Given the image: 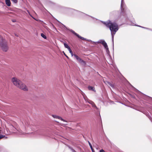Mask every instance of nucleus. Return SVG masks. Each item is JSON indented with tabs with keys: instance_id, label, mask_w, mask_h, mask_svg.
Returning <instances> with one entry per match:
<instances>
[{
	"instance_id": "6ab92c4d",
	"label": "nucleus",
	"mask_w": 152,
	"mask_h": 152,
	"mask_svg": "<svg viewBox=\"0 0 152 152\" xmlns=\"http://www.w3.org/2000/svg\"><path fill=\"white\" fill-rule=\"evenodd\" d=\"M68 50L69 51V53H71V56H73L74 55H73V52H72L71 49V48H70Z\"/></svg>"
},
{
	"instance_id": "f257e3e1",
	"label": "nucleus",
	"mask_w": 152,
	"mask_h": 152,
	"mask_svg": "<svg viewBox=\"0 0 152 152\" xmlns=\"http://www.w3.org/2000/svg\"><path fill=\"white\" fill-rule=\"evenodd\" d=\"M106 26L109 28L111 31V34L112 36V41L113 45V38L114 35L118 30V25L117 23L114 22H112L110 20L106 22H102Z\"/></svg>"
},
{
	"instance_id": "5701e85b",
	"label": "nucleus",
	"mask_w": 152,
	"mask_h": 152,
	"mask_svg": "<svg viewBox=\"0 0 152 152\" xmlns=\"http://www.w3.org/2000/svg\"><path fill=\"white\" fill-rule=\"evenodd\" d=\"M93 108H94L96 110H98V107L96 106V105H95L93 107Z\"/></svg>"
},
{
	"instance_id": "72a5a7b5",
	"label": "nucleus",
	"mask_w": 152,
	"mask_h": 152,
	"mask_svg": "<svg viewBox=\"0 0 152 152\" xmlns=\"http://www.w3.org/2000/svg\"><path fill=\"white\" fill-rule=\"evenodd\" d=\"M56 122H58L57 121H56Z\"/></svg>"
},
{
	"instance_id": "b1692460",
	"label": "nucleus",
	"mask_w": 152,
	"mask_h": 152,
	"mask_svg": "<svg viewBox=\"0 0 152 152\" xmlns=\"http://www.w3.org/2000/svg\"><path fill=\"white\" fill-rule=\"evenodd\" d=\"M69 10L71 11H75V10L71 9V8H69Z\"/></svg>"
},
{
	"instance_id": "4468645a",
	"label": "nucleus",
	"mask_w": 152,
	"mask_h": 152,
	"mask_svg": "<svg viewBox=\"0 0 152 152\" xmlns=\"http://www.w3.org/2000/svg\"><path fill=\"white\" fill-rule=\"evenodd\" d=\"M88 143L89 145L90 146V147L92 152H94V150L93 149L92 145L91 144V143L88 141Z\"/></svg>"
},
{
	"instance_id": "2eb2a0df",
	"label": "nucleus",
	"mask_w": 152,
	"mask_h": 152,
	"mask_svg": "<svg viewBox=\"0 0 152 152\" xmlns=\"http://www.w3.org/2000/svg\"><path fill=\"white\" fill-rule=\"evenodd\" d=\"M104 42V40L102 39H101L98 41V42H96V43H100L102 44Z\"/></svg>"
},
{
	"instance_id": "473e14b6",
	"label": "nucleus",
	"mask_w": 152,
	"mask_h": 152,
	"mask_svg": "<svg viewBox=\"0 0 152 152\" xmlns=\"http://www.w3.org/2000/svg\"><path fill=\"white\" fill-rule=\"evenodd\" d=\"M56 122H58L57 121H56Z\"/></svg>"
},
{
	"instance_id": "412c9836",
	"label": "nucleus",
	"mask_w": 152,
	"mask_h": 152,
	"mask_svg": "<svg viewBox=\"0 0 152 152\" xmlns=\"http://www.w3.org/2000/svg\"><path fill=\"white\" fill-rule=\"evenodd\" d=\"M4 137H5L6 138H7V137H5V136H4V135H0V139H1Z\"/></svg>"
},
{
	"instance_id": "bb28decb",
	"label": "nucleus",
	"mask_w": 152,
	"mask_h": 152,
	"mask_svg": "<svg viewBox=\"0 0 152 152\" xmlns=\"http://www.w3.org/2000/svg\"><path fill=\"white\" fill-rule=\"evenodd\" d=\"M135 90L139 92H140V93H141L138 90H137V89H136L134 88Z\"/></svg>"
},
{
	"instance_id": "4be33fe9",
	"label": "nucleus",
	"mask_w": 152,
	"mask_h": 152,
	"mask_svg": "<svg viewBox=\"0 0 152 152\" xmlns=\"http://www.w3.org/2000/svg\"><path fill=\"white\" fill-rule=\"evenodd\" d=\"M14 3H16L18 2L17 0H11Z\"/></svg>"
},
{
	"instance_id": "39448f33",
	"label": "nucleus",
	"mask_w": 152,
	"mask_h": 152,
	"mask_svg": "<svg viewBox=\"0 0 152 152\" xmlns=\"http://www.w3.org/2000/svg\"><path fill=\"white\" fill-rule=\"evenodd\" d=\"M69 31L72 33H73L75 35L77 36L78 38H80L81 39L83 40H87L84 37L80 36L78 34L75 32V31L72 30L70 29L69 30Z\"/></svg>"
},
{
	"instance_id": "aec40b11",
	"label": "nucleus",
	"mask_w": 152,
	"mask_h": 152,
	"mask_svg": "<svg viewBox=\"0 0 152 152\" xmlns=\"http://www.w3.org/2000/svg\"><path fill=\"white\" fill-rule=\"evenodd\" d=\"M80 12L81 14H82L84 15H86V16H89L90 17H91V18H93V17H92V16H89V15H87L86 14H85L83 13V12Z\"/></svg>"
},
{
	"instance_id": "a211bd4d",
	"label": "nucleus",
	"mask_w": 152,
	"mask_h": 152,
	"mask_svg": "<svg viewBox=\"0 0 152 152\" xmlns=\"http://www.w3.org/2000/svg\"><path fill=\"white\" fill-rule=\"evenodd\" d=\"M41 36L43 37V38L44 39H46V37L45 35L43 34V33H41Z\"/></svg>"
},
{
	"instance_id": "7c9ffc66",
	"label": "nucleus",
	"mask_w": 152,
	"mask_h": 152,
	"mask_svg": "<svg viewBox=\"0 0 152 152\" xmlns=\"http://www.w3.org/2000/svg\"><path fill=\"white\" fill-rule=\"evenodd\" d=\"M15 36H17V37H18V35H17V34H15Z\"/></svg>"
},
{
	"instance_id": "f704fd0d",
	"label": "nucleus",
	"mask_w": 152,
	"mask_h": 152,
	"mask_svg": "<svg viewBox=\"0 0 152 152\" xmlns=\"http://www.w3.org/2000/svg\"><path fill=\"white\" fill-rule=\"evenodd\" d=\"M56 122H58L57 121H56Z\"/></svg>"
},
{
	"instance_id": "7ed1b4c3",
	"label": "nucleus",
	"mask_w": 152,
	"mask_h": 152,
	"mask_svg": "<svg viewBox=\"0 0 152 152\" xmlns=\"http://www.w3.org/2000/svg\"><path fill=\"white\" fill-rule=\"evenodd\" d=\"M0 47L5 52H7L8 49L7 41L1 36H0Z\"/></svg>"
},
{
	"instance_id": "c756f323",
	"label": "nucleus",
	"mask_w": 152,
	"mask_h": 152,
	"mask_svg": "<svg viewBox=\"0 0 152 152\" xmlns=\"http://www.w3.org/2000/svg\"><path fill=\"white\" fill-rule=\"evenodd\" d=\"M64 54L65 56L67 58H68V57L64 53Z\"/></svg>"
},
{
	"instance_id": "2f4dec72",
	"label": "nucleus",
	"mask_w": 152,
	"mask_h": 152,
	"mask_svg": "<svg viewBox=\"0 0 152 152\" xmlns=\"http://www.w3.org/2000/svg\"><path fill=\"white\" fill-rule=\"evenodd\" d=\"M32 17L34 19H35V20H36V19H35L33 17H32Z\"/></svg>"
},
{
	"instance_id": "f8f14e48",
	"label": "nucleus",
	"mask_w": 152,
	"mask_h": 152,
	"mask_svg": "<svg viewBox=\"0 0 152 152\" xmlns=\"http://www.w3.org/2000/svg\"><path fill=\"white\" fill-rule=\"evenodd\" d=\"M6 4L8 6H10L11 5V2L10 0H5Z\"/></svg>"
},
{
	"instance_id": "cd10ccee",
	"label": "nucleus",
	"mask_w": 152,
	"mask_h": 152,
	"mask_svg": "<svg viewBox=\"0 0 152 152\" xmlns=\"http://www.w3.org/2000/svg\"><path fill=\"white\" fill-rule=\"evenodd\" d=\"M27 12H28V13H29V14L30 15L31 17H32V16H31V15H30V12H29L28 10H27Z\"/></svg>"
},
{
	"instance_id": "f3484780",
	"label": "nucleus",
	"mask_w": 152,
	"mask_h": 152,
	"mask_svg": "<svg viewBox=\"0 0 152 152\" xmlns=\"http://www.w3.org/2000/svg\"><path fill=\"white\" fill-rule=\"evenodd\" d=\"M68 147L71 150L72 152H76L73 149L72 147L69 146H68Z\"/></svg>"
},
{
	"instance_id": "c9c22d12",
	"label": "nucleus",
	"mask_w": 152,
	"mask_h": 152,
	"mask_svg": "<svg viewBox=\"0 0 152 152\" xmlns=\"http://www.w3.org/2000/svg\"><path fill=\"white\" fill-rule=\"evenodd\" d=\"M141 94H142V93H141ZM143 95H145V94H143Z\"/></svg>"
},
{
	"instance_id": "c85d7f7f",
	"label": "nucleus",
	"mask_w": 152,
	"mask_h": 152,
	"mask_svg": "<svg viewBox=\"0 0 152 152\" xmlns=\"http://www.w3.org/2000/svg\"><path fill=\"white\" fill-rule=\"evenodd\" d=\"M139 26V27H141L142 28H145V27H142V26Z\"/></svg>"
},
{
	"instance_id": "ddd939ff",
	"label": "nucleus",
	"mask_w": 152,
	"mask_h": 152,
	"mask_svg": "<svg viewBox=\"0 0 152 152\" xmlns=\"http://www.w3.org/2000/svg\"><path fill=\"white\" fill-rule=\"evenodd\" d=\"M107 84L110 86L111 87H112L113 88H114V85L112 83L108 81L107 82Z\"/></svg>"
},
{
	"instance_id": "dca6fc26",
	"label": "nucleus",
	"mask_w": 152,
	"mask_h": 152,
	"mask_svg": "<svg viewBox=\"0 0 152 152\" xmlns=\"http://www.w3.org/2000/svg\"><path fill=\"white\" fill-rule=\"evenodd\" d=\"M64 45L65 47L66 48H67L68 49H69L70 48V47L66 43H64Z\"/></svg>"
},
{
	"instance_id": "1a4fd4ad",
	"label": "nucleus",
	"mask_w": 152,
	"mask_h": 152,
	"mask_svg": "<svg viewBox=\"0 0 152 152\" xmlns=\"http://www.w3.org/2000/svg\"><path fill=\"white\" fill-rule=\"evenodd\" d=\"M88 88L89 90L92 91H94V92H96V91L95 88L94 87L88 86Z\"/></svg>"
},
{
	"instance_id": "0eeeda50",
	"label": "nucleus",
	"mask_w": 152,
	"mask_h": 152,
	"mask_svg": "<svg viewBox=\"0 0 152 152\" xmlns=\"http://www.w3.org/2000/svg\"><path fill=\"white\" fill-rule=\"evenodd\" d=\"M52 116L54 118H58V119L61 120L62 121H63L67 122V121H66L65 120L63 119L61 117L59 116H58L56 115H52Z\"/></svg>"
},
{
	"instance_id": "9b49d317",
	"label": "nucleus",
	"mask_w": 152,
	"mask_h": 152,
	"mask_svg": "<svg viewBox=\"0 0 152 152\" xmlns=\"http://www.w3.org/2000/svg\"><path fill=\"white\" fill-rule=\"evenodd\" d=\"M102 45L104 46V48L106 49V51H107V50H108V48L107 45V43L105 41L102 44Z\"/></svg>"
},
{
	"instance_id": "a878e982",
	"label": "nucleus",
	"mask_w": 152,
	"mask_h": 152,
	"mask_svg": "<svg viewBox=\"0 0 152 152\" xmlns=\"http://www.w3.org/2000/svg\"><path fill=\"white\" fill-rule=\"evenodd\" d=\"M100 152H105L102 149L100 151Z\"/></svg>"
},
{
	"instance_id": "f03ea898",
	"label": "nucleus",
	"mask_w": 152,
	"mask_h": 152,
	"mask_svg": "<svg viewBox=\"0 0 152 152\" xmlns=\"http://www.w3.org/2000/svg\"><path fill=\"white\" fill-rule=\"evenodd\" d=\"M12 81L13 84L18 87L24 91H26L28 90V88L26 86L17 78L16 77L12 78Z\"/></svg>"
},
{
	"instance_id": "6e6552de",
	"label": "nucleus",
	"mask_w": 152,
	"mask_h": 152,
	"mask_svg": "<svg viewBox=\"0 0 152 152\" xmlns=\"http://www.w3.org/2000/svg\"><path fill=\"white\" fill-rule=\"evenodd\" d=\"M85 100L86 102H88L89 104H91L92 105V107H93L95 105L94 102L91 100H90L89 99L86 100V99H85Z\"/></svg>"
},
{
	"instance_id": "20e7f679",
	"label": "nucleus",
	"mask_w": 152,
	"mask_h": 152,
	"mask_svg": "<svg viewBox=\"0 0 152 152\" xmlns=\"http://www.w3.org/2000/svg\"><path fill=\"white\" fill-rule=\"evenodd\" d=\"M74 56L76 58V60L79 61V63L81 64H83L85 65L86 64L85 62L80 57H79L77 55L75 54L74 55Z\"/></svg>"
},
{
	"instance_id": "9d476101",
	"label": "nucleus",
	"mask_w": 152,
	"mask_h": 152,
	"mask_svg": "<svg viewBox=\"0 0 152 152\" xmlns=\"http://www.w3.org/2000/svg\"><path fill=\"white\" fill-rule=\"evenodd\" d=\"M121 11L123 12L124 11L123 10H124V0H121Z\"/></svg>"
},
{
	"instance_id": "393cba45",
	"label": "nucleus",
	"mask_w": 152,
	"mask_h": 152,
	"mask_svg": "<svg viewBox=\"0 0 152 152\" xmlns=\"http://www.w3.org/2000/svg\"><path fill=\"white\" fill-rule=\"evenodd\" d=\"M108 64H109L112 65L113 63V60L111 62H110V63H108Z\"/></svg>"
},
{
	"instance_id": "423d86ee",
	"label": "nucleus",
	"mask_w": 152,
	"mask_h": 152,
	"mask_svg": "<svg viewBox=\"0 0 152 152\" xmlns=\"http://www.w3.org/2000/svg\"><path fill=\"white\" fill-rule=\"evenodd\" d=\"M34 135L35 136H37L38 135H43L42 132L40 131H37L33 133Z\"/></svg>"
}]
</instances>
